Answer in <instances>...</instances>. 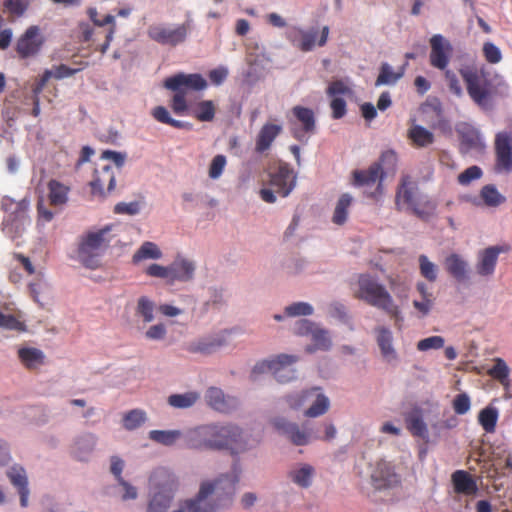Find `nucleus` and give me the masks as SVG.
<instances>
[{
  "label": "nucleus",
  "mask_w": 512,
  "mask_h": 512,
  "mask_svg": "<svg viewBox=\"0 0 512 512\" xmlns=\"http://www.w3.org/2000/svg\"><path fill=\"white\" fill-rule=\"evenodd\" d=\"M495 168L498 172L512 171V134L500 132L495 138Z\"/></svg>",
  "instance_id": "18"
},
{
  "label": "nucleus",
  "mask_w": 512,
  "mask_h": 512,
  "mask_svg": "<svg viewBox=\"0 0 512 512\" xmlns=\"http://www.w3.org/2000/svg\"><path fill=\"white\" fill-rule=\"evenodd\" d=\"M111 226L107 225L97 231H90L81 237L77 255L79 261L89 269H96L101 264V257L110 247Z\"/></svg>",
  "instance_id": "8"
},
{
  "label": "nucleus",
  "mask_w": 512,
  "mask_h": 512,
  "mask_svg": "<svg viewBox=\"0 0 512 512\" xmlns=\"http://www.w3.org/2000/svg\"><path fill=\"white\" fill-rule=\"evenodd\" d=\"M507 251V247L500 245L490 246L479 251L475 266L477 274L482 277L492 276L495 272L499 254Z\"/></svg>",
  "instance_id": "21"
},
{
  "label": "nucleus",
  "mask_w": 512,
  "mask_h": 512,
  "mask_svg": "<svg viewBox=\"0 0 512 512\" xmlns=\"http://www.w3.org/2000/svg\"><path fill=\"white\" fill-rule=\"evenodd\" d=\"M482 50L483 56L488 63L497 64L502 60V53L494 43L485 42Z\"/></svg>",
  "instance_id": "57"
},
{
  "label": "nucleus",
  "mask_w": 512,
  "mask_h": 512,
  "mask_svg": "<svg viewBox=\"0 0 512 512\" xmlns=\"http://www.w3.org/2000/svg\"><path fill=\"white\" fill-rule=\"evenodd\" d=\"M37 26H30L17 40L16 52L22 59L35 56L41 49L43 39Z\"/></svg>",
  "instance_id": "20"
},
{
  "label": "nucleus",
  "mask_w": 512,
  "mask_h": 512,
  "mask_svg": "<svg viewBox=\"0 0 512 512\" xmlns=\"http://www.w3.org/2000/svg\"><path fill=\"white\" fill-rule=\"evenodd\" d=\"M199 399L197 392H187L184 394H172L168 397V404L175 408H189Z\"/></svg>",
  "instance_id": "46"
},
{
  "label": "nucleus",
  "mask_w": 512,
  "mask_h": 512,
  "mask_svg": "<svg viewBox=\"0 0 512 512\" xmlns=\"http://www.w3.org/2000/svg\"><path fill=\"white\" fill-rule=\"evenodd\" d=\"M352 202V197L345 193L339 198L332 217L333 223L342 225L346 222L348 216V208Z\"/></svg>",
  "instance_id": "43"
},
{
  "label": "nucleus",
  "mask_w": 512,
  "mask_h": 512,
  "mask_svg": "<svg viewBox=\"0 0 512 512\" xmlns=\"http://www.w3.org/2000/svg\"><path fill=\"white\" fill-rule=\"evenodd\" d=\"M452 405L456 414L464 415L470 410L471 401L466 393H460L455 396Z\"/></svg>",
  "instance_id": "60"
},
{
  "label": "nucleus",
  "mask_w": 512,
  "mask_h": 512,
  "mask_svg": "<svg viewBox=\"0 0 512 512\" xmlns=\"http://www.w3.org/2000/svg\"><path fill=\"white\" fill-rule=\"evenodd\" d=\"M327 95L335 98L338 95H345L350 93V88L341 80L333 81L327 88Z\"/></svg>",
  "instance_id": "63"
},
{
  "label": "nucleus",
  "mask_w": 512,
  "mask_h": 512,
  "mask_svg": "<svg viewBox=\"0 0 512 512\" xmlns=\"http://www.w3.org/2000/svg\"><path fill=\"white\" fill-rule=\"evenodd\" d=\"M146 274L151 277L166 279L171 281V269L170 266H161L159 264H151L147 270Z\"/></svg>",
  "instance_id": "62"
},
{
  "label": "nucleus",
  "mask_w": 512,
  "mask_h": 512,
  "mask_svg": "<svg viewBox=\"0 0 512 512\" xmlns=\"http://www.w3.org/2000/svg\"><path fill=\"white\" fill-rule=\"evenodd\" d=\"M137 314H139L144 322H152L154 319V303L146 296H141L137 302L136 308Z\"/></svg>",
  "instance_id": "50"
},
{
  "label": "nucleus",
  "mask_w": 512,
  "mask_h": 512,
  "mask_svg": "<svg viewBox=\"0 0 512 512\" xmlns=\"http://www.w3.org/2000/svg\"><path fill=\"white\" fill-rule=\"evenodd\" d=\"M312 346H307L306 350L309 353H312L316 350H329L331 347V339L329 337V333L327 330L319 329L315 327L312 334Z\"/></svg>",
  "instance_id": "40"
},
{
  "label": "nucleus",
  "mask_w": 512,
  "mask_h": 512,
  "mask_svg": "<svg viewBox=\"0 0 512 512\" xmlns=\"http://www.w3.org/2000/svg\"><path fill=\"white\" fill-rule=\"evenodd\" d=\"M115 182L116 175L110 165L96 168L93 179L89 182L91 195L98 200H104L114 191Z\"/></svg>",
  "instance_id": "16"
},
{
  "label": "nucleus",
  "mask_w": 512,
  "mask_h": 512,
  "mask_svg": "<svg viewBox=\"0 0 512 512\" xmlns=\"http://www.w3.org/2000/svg\"><path fill=\"white\" fill-rule=\"evenodd\" d=\"M0 328L15 331H24L25 325L23 322L18 320L14 315L3 314L0 311Z\"/></svg>",
  "instance_id": "56"
},
{
  "label": "nucleus",
  "mask_w": 512,
  "mask_h": 512,
  "mask_svg": "<svg viewBox=\"0 0 512 512\" xmlns=\"http://www.w3.org/2000/svg\"><path fill=\"white\" fill-rule=\"evenodd\" d=\"M191 28L190 20L178 25L156 24L148 28L147 34L151 40L161 45L176 47L187 40Z\"/></svg>",
  "instance_id": "14"
},
{
  "label": "nucleus",
  "mask_w": 512,
  "mask_h": 512,
  "mask_svg": "<svg viewBox=\"0 0 512 512\" xmlns=\"http://www.w3.org/2000/svg\"><path fill=\"white\" fill-rule=\"evenodd\" d=\"M445 340L442 336H430L424 339H421L417 343V349L421 352H425L428 350H438L444 347Z\"/></svg>",
  "instance_id": "54"
},
{
  "label": "nucleus",
  "mask_w": 512,
  "mask_h": 512,
  "mask_svg": "<svg viewBox=\"0 0 512 512\" xmlns=\"http://www.w3.org/2000/svg\"><path fill=\"white\" fill-rule=\"evenodd\" d=\"M274 428L282 435L286 436L294 445L304 446L311 440L320 439L318 430L311 427L309 422H305L302 428L286 418L277 417L273 420Z\"/></svg>",
  "instance_id": "15"
},
{
  "label": "nucleus",
  "mask_w": 512,
  "mask_h": 512,
  "mask_svg": "<svg viewBox=\"0 0 512 512\" xmlns=\"http://www.w3.org/2000/svg\"><path fill=\"white\" fill-rule=\"evenodd\" d=\"M301 39L299 42V50L302 52H309L313 50L316 44L318 32L315 29L304 30L302 29Z\"/></svg>",
  "instance_id": "53"
},
{
  "label": "nucleus",
  "mask_w": 512,
  "mask_h": 512,
  "mask_svg": "<svg viewBox=\"0 0 512 512\" xmlns=\"http://www.w3.org/2000/svg\"><path fill=\"white\" fill-rule=\"evenodd\" d=\"M178 487V478L172 471L163 467L155 469L149 477L146 512H167Z\"/></svg>",
  "instance_id": "6"
},
{
  "label": "nucleus",
  "mask_w": 512,
  "mask_h": 512,
  "mask_svg": "<svg viewBox=\"0 0 512 512\" xmlns=\"http://www.w3.org/2000/svg\"><path fill=\"white\" fill-rule=\"evenodd\" d=\"M7 476L9 478L11 484L18 490V493L20 495L21 506L27 507L28 497H29V489H28V479H27L25 469L19 465H14L8 469Z\"/></svg>",
  "instance_id": "25"
},
{
  "label": "nucleus",
  "mask_w": 512,
  "mask_h": 512,
  "mask_svg": "<svg viewBox=\"0 0 512 512\" xmlns=\"http://www.w3.org/2000/svg\"><path fill=\"white\" fill-rule=\"evenodd\" d=\"M445 80L448 84L449 90L457 97L463 95V89L457 75L452 70H445Z\"/></svg>",
  "instance_id": "61"
},
{
  "label": "nucleus",
  "mask_w": 512,
  "mask_h": 512,
  "mask_svg": "<svg viewBox=\"0 0 512 512\" xmlns=\"http://www.w3.org/2000/svg\"><path fill=\"white\" fill-rule=\"evenodd\" d=\"M297 361L298 357L295 355L279 354L274 358L257 363L252 370V374L271 372L279 383H286L296 377L292 365Z\"/></svg>",
  "instance_id": "13"
},
{
  "label": "nucleus",
  "mask_w": 512,
  "mask_h": 512,
  "mask_svg": "<svg viewBox=\"0 0 512 512\" xmlns=\"http://www.w3.org/2000/svg\"><path fill=\"white\" fill-rule=\"evenodd\" d=\"M313 313V307L306 302H296L285 308V314L290 317L307 316Z\"/></svg>",
  "instance_id": "55"
},
{
  "label": "nucleus",
  "mask_w": 512,
  "mask_h": 512,
  "mask_svg": "<svg viewBox=\"0 0 512 512\" xmlns=\"http://www.w3.org/2000/svg\"><path fill=\"white\" fill-rule=\"evenodd\" d=\"M315 469L310 464H300L289 472V477L293 483L301 488H308L312 484Z\"/></svg>",
  "instance_id": "32"
},
{
  "label": "nucleus",
  "mask_w": 512,
  "mask_h": 512,
  "mask_svg": "<svg viewBox=\"0 0 512 512\" xmlns=\"http://www.w3.org/2000/svg\"><path fill=\"white\" fill-rule=\"evenodd\" d=\"M283 128L279 124L265 123L255 139V151L264 153L269 150L274 140L281 134Z\"/></svg>",
  "instance_id": "24"
},
{
  "label": "nucleus",
  "mask_w": 512,
  "mask_h": 512,
  "mask_svg": "<svg viewBox=\"0 0 512 512\" xmlns=\"http://www.w3.org/2000/svg\"><path fill=\"white\" fill-rule=\"evenodd\" d=\"M509 372L510 370L506 362L501 358H497L493 367L488 370V375L507 387L509 385Z\"/></svg>",
  "instance_id": "45"
},
{
  "label": "nucleus",
  "mask_w": 512,
  "mask_h": 512,
  "mask_svg": "<svg viewBox=\"0 0 512 512\" xmlns=\"http://www.w3.org/2000/svg\"><path fill=\"white\" fill-rule=\"evenodd\" d=\"M238 477L221 474L200 483L194 497L181 501L172 512H219L232 506Z\"/></svg>",
  "instance_id": "2"
},
{
  "label": "nucleus",
  "mask_w": 512,
  "mask_h": 512,
  "mask_svg": "<svg viewBox=\"0 0 512 512\" xmlns=\"http://www.w3.org/2000/svg\"><path fill=\"white\" fill-rule=\"evenodd\" d=\"M88 66V62L80 61L79 67H68L65 64H60L57 66H53L51 71L53 74V78L55 79H63L82 71Z\"/></svg>",
  "instance_id": "48"
},
{
  "label": "nucleus",
  "mask_w": 512,
  "mask_h": 512,
  "mask_svg": "<svg viewBox=\"0 0 512 512\" xmlns=\"http://www.w3.org/2000/svg\"><path fill=\"white\" fill-rule=\"evenodd\" d=\"M48 200L51 206L62 207L68 202L70 188L58 180L52 179L47 184Z\"/></svg>",
  "instance_id": "28"
},
{
  "label": "nucleus",
  "mask_w": 512,
  "mask_h": 512,
  "mask_svg": "<svg viewBox=\"0 0 512 512\" xmlns=\"http://www.w3.org/2000/svg\"><path fill=\"white\" fill-rule=\"evenodd\" d=\"M478 421L487 433H493L498 421V410L492 406L485 407L479 412Z\"/></svg>",
  "instance_id": "39"
},
{
  "label": "nucleus",
  "mask_w": 512,
  "mask_h": 512,
  "mask_svg": "<svg viewBox=\"0 0 512 512\" xmlns=\"http://www.w3.org/2000/svg\"><path fill=\"white\" fill-rule=\"evenodd\" d=\"M417 191V183L412 181L411 176L403 175L396 191L395 205L399 210L402 205H406L419 219L428 221L435 214L436 204L430 200L417 203Z\"/></svg>",
  "instance_id": "9"
},
{
  "label": "nucleus",
  "mask_w": 512,
  "mask_h": 512,
  "mask_svg": "<svg viewBox=\"0 0 512 512\" xmlns=\"http://www.w3.org/2000/svg\"><path fill=\"white\" fill-rule=\"evenodd\" d=\"M332 117L341 119L346 114V101L341 97H335L331 100Z\"/></svg>",
  "instance_id": "64"
},
{
  "label": "nucleus",
  "mask_w": 512,
  "mask_h": 512,
  "mask_svg": "<svg viewBox=\"0 0 512 512\" xmlns=\"http://www.w3.org/2000/svg\"><path fill=\"white\" fill-rule=\"evenodd\" d=\"M171 282L175 280L189 281L193 278L195 266L187 259L175 260L171 265Z\"/></svg>",
  "instance_id": "33"
},
{
  "label": "nucleus",
  "mask_w": 512,
  "mask_h": 512,
  "mask_svg": "<svg viewBox=\"0 0 512 512\" xmlns=\"http://www.w3.org/2000/svg\"><path fill=\"white\" fill-rule=\"evenodd\" d=\"M225 343L226 339L223 335L209 336L191 343L188 350L192 353L210 354Z\"/></svg>",
  "instance_id": "29"
},
{
  "label": "nucleus",
  "mask_w": 512,
  "mask_h": 512,
  "mask_svg": "<svg viewBox=\"0 0 512 512\" xmlns=\"http://www.w3.org/2000/svg\"><path fill=\"white\" fill-rule=\"evenodd\" d=\"M40 278L30 283L29 289L33 299L43 305V301L48 299L50 288L48 283L43 279V274L39 273Z\"/></svg>",
  "instance_id": "44"
},
{
  "label": "nucleus",
  "mask_w": 512,
  "mask_h": 512,
  "mask_svg": "<svg viewBox=\"0 0 512 512\" xmlns=\"http://www.w3.org/2000/svg\"><path fill=\"white\" fill-rule=\"evenodd\" d=\"M18 357L21 363L29 370L38 368L44 364V353L34 347H24L18 350Z\"/></svg>",
  "instance_id": "30"
},
{
  "label": "nucleus",
  "mask_w": 512,
  "mask_h": 512,
  "mask_svg": "<svg viewBox=\"0 0 512 512\" xmlns=\"http://www.w3.org/2000/svg\"><path fill=\"white\" fill-rule=\"evenodd\" d=\"M145 420V413L141 410L134 409L124 415L123 426L127 430H134L140 427Z\"/></svg>",
  "instance_id": "49"
},
{
  "label": "nucleus",
  "mask_w": 512,
  "mask_h": 512,
  "mask_svg": "<svg viewBox=\"0 0 512 512\" xmlns=\"http://www.w3.org/2000/svg\"><path fill=\"white\" fill-rule=\"evenodd\" d=\"M482 175V169L479 166L473 165L460 173L457 177V180L460 185L467 186L472 181L480 179Z\"/></svg>",
  "instance_id": "52"
},
{
  "label": "nucleus",
  "mask_w": 512,
  "mask_h": 512,
  "mask_svg": "<svg viewBox=\"0 0 512 512\" xmlns=\"http://www.w3.org/2000/svg\"><path fill=\"white\" fill-rule=\"evenodd\" d=\"M404 420L406 428L412 436L428 441L429 431L420 408H414L412 411L406 413Z\"/></svg>",
  "instance_id": "26"
},
{
  "label": "nucleus",
  "mask_w": 512,
  "mask_h": 512,
  "mask_svg": "<svg viewBox=\"0 0 512 512\" xmlns=\"http://www.w3.org/2000/svg\"><path fill=\"white\" fill-rule=\"evenodd\" d=\"M163 87L174 92L170 106L177 115H190L200 122H212L216 115V104L212 100L188 102L189 91L201 92L208 88V82L200 73L179 72L167 77Z\"/></svg>",
  "instance_id": "1"
},
{
  "label": "nucleus",
  "mask_w": 512,
  "mask_h": 512,
  "mask_svg": "<svg viewBox=\"0 0 512 512\" xmlns=\"http://www.w3.org/2000/svg\"><path fill=\"white\" fill-rule=\"evenodd\" d=\"M354 297L364 301L370 306L384 311L391 318H397L400 314V309L394 302L389 291L370 274L359 275Z\"/></svg>",
  "instance_id": "7"
},
{
  "label": "nucleus",
  "mask_w": 512,
  "mask_h": 512,
  "mask_svg": "<svg viewBox=\"0 0 512 512\" xmlns=\"http://www.w3.org/2000/svg\"><path fill=\"white\" fill-rule=\"evenodd\" d=\"M293 114L297 120L302 124V130L295 129L293 135L298 140L302 139V132L313 133L315 130V116L314 112L306 107L295 106Z\"/></svg>",
  "instance_id": "27"
},
{
  "label": "nucleus",
  "mask_w": 512,
  "mask_h": 512,
  "mask_svg": "<svg viewBox=\"0 0 512 512\" xmlns=\"http://www.w3.org/2000/svg\"><path fill=\"white\" fill-rule=\"evenodd\" d=\"M467 267V262L458 254H451L445 259L447 272L458 281H463L467 278Z\"/></svg>",
  "instance_id": "35"
},
{
  "label": "nucleus",
  "mask_w": 512,
  "mask_h": 512,
  "mask_svg": "<svg viewBox=\"0 0 512 512\" xmlns=\"http://www.w3.org/2000/svg\"><path fill=\"white\" fill-rule=\"evenodd\" d=\"M430 64L439 69L446 70L453 51L452 45L442 35H433L430 39Z\"/></svg>",
  "instance_id": "19"
},
{
  "label": "nucleus",
  "mask_w": 512,
  "mask_h": 512,
  "mask_svg": "<svg viewBox=\"0 0 512 512\" xmlns=\"http://www.w3.org/2000/svg\"><path fill=\"white\" fill-rule=\"evenodd\" d=\"M29 204L30 202L26 198L20 201H15L9 196L2 198L1 208L6 213L2 222V230L10 238L14 239L19 236L29 222L27 215Z\"/></svg>",
  "instance_id": "10"
},
{
  "label": "nucleus",
  "mask_w": 512,
  "mask_h": 512,
  "mask_svg": "<svg viewBox=\"0 0 512 512\" xmlns=\"http://www.w3.org/2000/svg\"><path fill=\"white\" fill-rule=\"evenodd\" d=\"M408 139L416 148H425L433 144L434 135L421 125H413L407 133Z\"/></svg>",
  "instance_id": "31"
},
{
  "label": "nucleus",
  "mask_w": 512,
  "mask_h": 512,
  "mask_svg": "<svg viewBox=\"0 0 512 512\" xmlns=\"http://www.w3.org/2000/svg\"><path fill=\"white\" fill-rule=\"evenodd\" d=\"M393 336L389 329L380 327L377 329V343L382 356L387 360H396L397 354L392 346Z\"/></svg>",
  "instance_id": "34"
},
{
  "label": "nucleus",
  "mask_w": 512,
  "mask_h": 512,
  "mask_svg": "<svg viewBox=\"0 0 512 512\" xmlns=\"http://www.w3.org/2000/svg\"><path fill=\"white\" fill-rule=\"evenodd\" d=\"M370 477L372 485L378 490L398 486L401 482L394 465L385 460L376 462Z\"/></svg>",
  "instance_id": "17"
},
{
  "label": "nucleus",
  "mask_w": 512,
  "mask_h": 512,
  "mask_svg": "<svg viewBox=\"0 0 512 512\" xmlns=\"http://www.w3.org/2000/svg\"><path fill=\"white\" fill-rule=\"evenodd\" d=\"M3 6L9 13L20 17L28 9L29 0H4Z\"/></svg>",
  "instance_id": "59"
},
{
  "label": "nucleus",
  "mask_w": 512,
  "mask_h": 512,
  "mask_svg": "<svg viewBox=\"0 0 512 512\" xmlns=\"http://www.w3.org/2000/svg\"><path fill=\"white\" fill-rule=\"evenodd\" d=\"M397 154L393 150L384 151L379 159L373 162L367 169L354 170L352 172V184L355 187H373L374 191L368 194L373 199L383 195V181L389 174H395L397 170Z\"/></svg>",
  "instance_id": "4"
},
{
  "label": "nucleus",
  "mask_w": 512,
  "mask_h": 512,
  "mask_svg": "<svg viewBox=\"0 0 512 512\" xmlns=\"http://www.w3.org/2000/svg\"><path fill=\"white\" fill-rule=\"evenodd\" d=\"M205 400L211 408L224 413L233 410L238 405L236 398L226 396L224 392L217 387H210L207 389L205 393Z\"/></svg>",
  "instance_id": "23"
},
{
  "label": "nucleus",
  "mask_w": 512,
  "mask_h": 512,
  "mask_svg": "<svg viewBox=\"0 0 512 512\" xmlns=\"http://www.w3.org/2000/svg\"><path fill=\"white\" fill-rule=\"evenodd\" d=\"M161 257L162 252L160 251L158 246L153 242L146 241L134 253L132 261L134 264H137L143 260L160 259Z\"/></svg>",
  "instance_id": "38"
},
{
  "label": "nucleus",
  "mask_w": 512,
  "mask_h": 512,
  "mask_svg": "<svg viewBox=\"0 0 512 512\" xmlns=\"http://www.w3.org/2000/svg\"><path fill=\"white\" fill-rule=\"evenodd\" d=\"M297 175L293 168L285 162H280L275 171L270 173V186L260 190V197L266 203H274L276 195L287 197L296 186Z\"/></svg>",
  "instance_id": "11"
},
{
  "label": "nucleus",
  "mask_w": 512,
  "mask_h": 512,
  "mask_svg": "<svg viewBox=\"0 0 512 512\" xmlns=\"http://www.w3.org/2000/svg\"><path fill=\"white\" fill-rule=\"evenodd\" d=\"M188 446L199 450L229 449L232 453L247 448L242 429L232 423L208 424L196 428L190 434Z\"/></svg>",
  "instance_id": "3"
},
{
  "label": "nucleus",
  "mask_w": 512,
  "mask_h": 512,
  "mask_svg": "<svg viewBox=\"0 0 512 512\" xmlns=\"http://www.w3.org/2000/svg\"><path fill=\"white\" fill-rule=\"evenodd\" d=\"M404 72V67L394 71L388 63L384 62L380 66V72L375 81V86L394 85L403 77Z\"/></svg>",
  "instance_id": "36"
},
{
  "label": "nucleus",
  "mask_w": 512,
  "mask_h": 512,
  "mask_svg": "<svg viewBox=\"0 0 512 512\" xmlns=\"http://www.w3.org/2000/svg\"><path fill=\"white\" fill-rule=\"evenodd\" d=\"M462 143L469 148H478L481 144V138L477 130L472 127H466L459 131Z\"/></svg>",
  "instance_id": "51"
},
{
  "label": "nucleus",
  "mask_w": 512,
  "mask_h": 512,
  "mask_svg": "<svg viewBox=\"0 0 512 512\" xmlns=\"http://www.w3.org/2000/svg\"><path fill=\"white\" fill-rule=\"evenodd\" d=\"M480 199L485 206L492 208H496L506 202V197L493 184H487L481 188Z\"/></svg>",
  "instance_id": "37"
},
{
  "label": "nucleus",
  "mask_w": 512,
  "mask_h": 512,
  "mask_svg": "<svg viewBox=\"0 0 512 512\" xmlns=\"http://www.w3.org/2000/svg\"><path fill=\"white\" fill-rule=\"evenodd\" d=\"M455 494L466 497L476 496L479 488L476 479L466 470H456L451 474Z\"/></svg>",
  "instance_id": "22"
},
{
  "label": "nucleus",
  "mask_w": 512,
  "mask_h": 512,
  "mask_svg": "<svg viewBox=\"0 0 512 512\" xmlns=\"http://www.w3.org/2000/svg\"><path fill=\"white\" fill-rule=\"evenodd\" d=\"M226 164H227V160L224 155H222V154L216 155L212 159L210 166H209V171H208L209 177L211 179H218L222 175Z\"/></svg>",
  "instance_id": "58"
},
{
  "label": "nucleus",
  "mask_w": 512,
  "mask_h": 512,
  "mask_svg": "<svg viewBox=\"0 0 512 512\" xmlns=\"http://www.w3.org/2000/svg\"><path fill=\"white\" fill-rule=\"evenodd\" d=\"M319 387H313L301 393L288 395L286 397L287 404L291 409L298 410L309 405L304 415L309 418H315L324 415L330 406L327 396L320 391Z\"/></svg>",
  "instance_id": "12"
},
{
  "label": "nucleus",
  "mask_w": 512,
  "mask_h": 512,
  "mask_svg": "<svg viewBox=\"0 0 512 512\" xmlns=\"http://www.w3.org/2000/svg\"><path fill=\"white\" fill-rule=\"evenodd\" d=\"M418 261L421 276L429 282L436 281L438 273L437 265L431 262L424 254L419 256Z\"/></svg>",
  "instance_id": "47"
},
{
  "label": "nucleus",
  "mask_w": 512,
  "mask_h": 512,
  "mask_svg": "<svg viewBox=\"0 0 512 512\" xmlns=\"http://www.w3.org/2000/svg\"><path fill=\"white\" fill-rule=\"evenodd\" d=\"M181 437V431L179 430H151L149 432V438L164 446H172Z\"/></svg>",
  "instance_id": "42"
},
{
  "label": "nucleus",
  "mask_w": 512,
  "mask_h": 512,
  "mask_svg": "<svg viewBox=\"0 0 512 512\" xmlns=\"http://www.w3.org/2000/svg\"><path fill=\"white\" fill-rule=\"evenodd\" d=\"M459 74L471 100L482 109H490L497 89L487 68L475 63L464 64L459 69Z\"/></svg>",
  "instance_id": "5"
},
{
  "label": "nucleus",
  "mask_w": 512,
  "mask_h": 512,
  "mask_svg": "<svg viewBox=\"0 0 512 512\" xmlns=\"http://www.w3.org/2000/svg\"><path fill=\"white\" fill-rule=\"evenodd\" d=\"M97 437L92 433H87L79 437L74 444V454L80 460L84 459V454L90 453L96 444Z\"/></svg>",
  "instance_id": "41"
}]
</instances>
